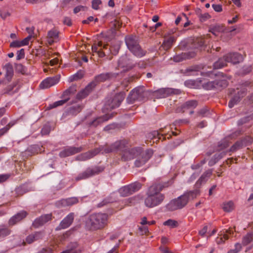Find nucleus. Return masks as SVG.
Instances as JSON below:
<instances>
[{
  "label": "nucleus",
  "instance_id": "1",
  "mask_svg": "<svg viewBox=\"0 0 253 253\" xmlns=\"http://www.w3.org/2000/svg\"><path fill=\"white\" fill-rule=\"evenodd\" d=\"M199 194L198 190L190 191L184 193L177 198L172 200L167 206L170 211L181 209L188 204L190 199H194Z\"/></svg>",
  "mask_w": 253,
  "mask_h": 253
},
{
  "label": "nucleus",
  "instance_id": "2",
  "mask_svg": "<svg viewBox=\"0 0 253 253\" xmlns=\"http://www.w3.org/2000/svg\"><path fill=\"white\" fill-rule=\"evenodd\" d=\"M108 215L106 213L91 214L86 221V225L90 229L95 230L103 228L106 225Z\"/></svg>",
  "mask_w": 253,
  "mask_h": 253
},
{
  "label": "nucleus",
  "instance_id": "3",
  "mask_svg": "<svg viewBox=\"0 0 253 253\" xmlns=\"http://www.w3.org/2000/svg\"><path fill=\"white\" fill-rule=\"evenodd\" d=\"M125 41L128 48L134 55L141 57L146 54V51L141 48L136 37L127 36Z\"/></svg>",
  "mask_w": 253,
  "mask_h": 253
},
{
  "label": "nucleus",
  "instance_id": "4",
  "mask_svg": "<svg viewBox=\"0 0 253 253\" xmlns=\"http://www.w3.org/2000/svg\"><path fill=\"white\" fill-rule=\"evenodd\" d=\"M148 94V91L145 89L144 86H140L135 88L129 94L127 97L128 103L132 104L138 99H142Z\"/></svg>",
  "mask_w": 253,
  "mask_h": 253
},
{
  "label": "nucleus",
  "instance_id": "5",
  "mask_svg": "<svg viewBox=\"0 0 253 253\" xmlns=\"http://www.w3.org/2000/svg\"><path fill=\"white\" fill-rule=\"evenodd\" d=\"M125 97L124 92H120L110 97L106 101L105 107L107 110L113 109L118 107Z\"/></svg>",
  "mask_w": 253,
  "mask_h": 253
},
{
  "label": "nucleus",
  "instance_id": "6",
  "mask_svg": "<svg viewBox=\"0 0 253 253\" xmlns=\"http://www.w3.org/2000/svg\"><path fill=\"white\" fill-rule=\"evenodd\" d=\"M141 186L142 185L140 182H135L122 187L119 190V192L122 196L126 197L138 191Z\"/></svg>",
  "mask_w": 253,
  "mask_h": 253
},
{
  "label": "nucleus",
  "instance_id": "7",
  "mask_svg": "<svg viewBox=\"0 0 253 253\" xmlns=\"http://www.w3.org/2000/svg\"><path fill=\"white\" fill-rule=\"evenodd\" d=\"M104 170L101 167H95L93 169L88 168L85 171L80 173L76 178V181L86 179L93 175L97 174Z\"/></svg>",
  "mask_w": 253,
  "mask_h": 253
},
{
  "label": "nucleus",
  "instance_id": "8",
  "mask_svg": "<svg viewBox=\"0 0 253 253\" xmlns=\"http://www.w3.org/2000/svg\"><path fill=\"white\" fill-rule=\"evenodd\" d=\"M119 73H114L112 72H107L105 73L100 74L95 77L93 81L91 83H93V87H95L96 85L101 82H104L106 81H110L114 79L117 78L118 76Z\"/></svg>",
  "mask_w": 253,
  "mask_h": 253
},
{
  "label": "nucleus",
  "instance_id": "9",
  "mask_svg": "<svg viewBox=\"0 0 253 253\" xmlns=\"http://www.w3.org/2000/svg\"><path fill=\"white\" fill-rule=\"evenodd\" d=\"M135 66V64L126 55L122 57L118 62V69H122V71L124 72L131 70Z\"/></svg>",
  "mask_w": 253,
  "mask_h": 253
},
{
  "label": "nucleus",
  "instance_id": "10",
  "mask_svg": "<svg viewBox=\"0 0 253 253\" xmlns=\"http://www.w3.org/2000/svg\"><path fill=\"white\" fill-rule=\"evenodd\" d=\"M164 198L163 194H158L157 196L148 194V197L145 200V204L149 208H153L160 204Z\"/></svg>",
  "mask_w": 253,
  "mask_h": 253
},
{
  "label": "nucleus",
  "instance_id": "11",
  "mask_svg": "<svg viewBox=\"0 0 253 253\" xmlns=\"http://www.w3.org/2000/svg\"><path fill=\"white\" fill-rule=\"evenodd\" d=\"M153 154V151L151 149H148L145 151H142L141 154L136 158L135 166L136 167H140L145 164V163L152 157Z\"/></svg>",
  "mask_w": 253,
  "mask_h": 253
},
{
  "label": "nucleus",
  "instance_id": "12",
  "mask_svg": "<svg viewBox=\"0 0 253 253\" xmlns=\"http://www.w3.org/2000/svg\"><path fill=\"white\" fill-rule=\"evenodd\" d=\"M142 151L140 148L126 149L124 151L122 158L124 161L129 160L137 157Z\"/></svg>",
  "mask_w": 253,
  "mask_h": 253
},
{
  "label": "nucleus",
  "instance_id": "13",
  "mask_svg": "<svg viewBox=\"0 0 253 253\" xmlns=\"http://www.w3.org/2000/svg\"><path fill=\"white\" fill-rule=\"evenodd\" d=\"M100 151V148H95L93 150L79 155L76 157V160L78 161L87 160L97 155Z\"/></svg>",
  "mask_w": 253,
  "mask_h": 253
},
{
  "label": "nucleus",
  "instance_id": "14",
  "mask_svg": "<svg viewBox=\"0 0 253 253\" xmlns=\"http://www.w3.org/2000/svg\"><path fill=\"white\" fill-rule=\"evenodd\" d=\"M115 115V114L114 113H112L111 114H105V115L98 117L93 120L92 121L89 122L88 123V126L90 127L92 126L95 127L103 122L107 121L110 119L113 118Z\"/></svg>",
  "mask_w": 253,
  "mask_h": 253
},
{
  "label": "nucleus",
  "instance_id": "15",
  "mask_svg": "<svg viewBox=\"0 0 253 253\" xmlns=\"http://www.w3.org/2000/svg\"><path fill=\"white\" fill-rule=\"evenodd\" d=\"M83 150L82 147H70L60 152L59 156L61 158H65L80 153Z\"/></svg>",
  "mask_w": 253,
  "mask_h": 253
},
{
  "label": "nucleus",
  "instance_id": "16",
  "mask_svg": "<svg viewBox=\"0 0 253 253\" xmlns=\"http://www.w3.org/2000/svg\"><path fill=\"white\" fill-rule=\"evenodd\" d=\"M180 92V91L178 89L166 88L157 90L156 92V94L160 98H165L172 94H178Z\"/></svg>",
  "mask_w": 253,
  "mask_h": 253
},
{
  "label": "nucleus",
  "instance_id": "17",
  "mask_svg": "<svg viewBox=\"0 0 253 253\" xmlns=\"http://www.w3.org/2000/svg\"><path fill=\"white\" fill-rule=\"evenodd\" d=\"M74 219V213H70L65 217L60 222L59 226L56 228V230H60L69 227Z\"/></svg>",
  "mask_w": 253,
  "mask_h": 253
},
{
  "label": "nucleus",
  "instance_id": "18",
  "mask_svg": "<svg viewBox=\"0 0 253 253\" xmlns=\"http://www.w3.org/2000/svg\"><path fill=\"white\" fill-rule=\"evenodd\" d=\"M52 219V214H44L35 220L33 223V225L35 228H38L41 226L43 225L48 221L51 220Z\"/></svg>",
  "mask_w": 253,
  "mask_h": 253
},
{
  "label": "nucleus",
  "instance_id": "19",
  "mask_svg": "<svg viewBox=\"0 0 253 253\" xmlns=\"http://www.w3.org/2000/svg\"><path fill=\"white\" fill-rule=\"evenodd\" d=\"M198 105L197 101L196 100H189L184 104H183L180 107H178L176 111L178 113H183L186 110H192L195 108Z\"/></svg>",
  "mask_w": 253,
  "mask_h": 253
},
{
  "label": "nucleus",
  "instance_id": "20",
  "mask_svg": "<svg viewBox=\"0 0 253 253\" xmlns=\"http://www.w3.org/2000/svg\"><path fill=\"white\" fill-rule=\"evenodd\" d=\"M247 89L243 87L241 89L240 91H238L237 93L238 95H235L231 98L228 103L229 108H232L235 104L240 101L241 98L244 97L247 93Z\"/></svg>",
  "mask_w": 253,
  "mask_h": 253
},
{
  "label": "nucleus",
  "instance_id": "21",
  "mask_svg": "<svg viewBox=\"0 0 253 253\" xmlns=\"http://www.w3.org/2000/svg\"><path fill=\"white\" fill-rule=\"evenodd\" d=\"M59 81V77L57 76L47 78L42 82L40 85V87L42 89L49 88L56 84Z\"/></svg>",
  "mask_w": 253,
  "mask_h": 253
},
{
  "label": "nucleus",
  "instance_id": "22",
  "mask_svg": "<svg viewBox=\"0 0 253 253\" xmlns=\"http://www.w3.org/2000/svg\"><path fill=\"white\" fill-rule=\"evenodd\" d=\"M225 56V59L228 62L233 64L239 63L243 60L242 55L238 53H230Z\"/></svg>",
  "mask_w": 253,
  "mask_h": 253
},
{
  "label": "nucleus",
  "instance_id": "23",
  "mask_svg": "<svg viewBox=\"0 0 253 253\" xmlns=\"http://www.w3.org/2000/svg\"><path fill=\"white\" fill-rule=\"evenodd\" d=\"M196 53L195 51H189L187 52L182 53L181 54L176 55L173 58V61L179 62L183 60L189 59L195 57Z\"/></svg>",
  "mask_w": 253,
  "mask_h": 253
},
{
  "label": "nucleus",
  "instance_id": "24",
  "mask_svg": "<svg viewBox=\"0 0 253 253\" xmlns=\"http://www.w3.org/2000/svg\"><path fill=\"white\" fill-rule=\"evenodd\" d=\"M5 81H0V88L1 89V93L4 94H11V91L14 87L16 86V83H13L10 84H8Z\"/></svg>",
  "mask_w": 253,
  "mask_h": 253
},
{
  "label": "nucleus",
  "instance_id": "25",
  "mask_svg": "<svg viewBox=\"0 0 253 253\" xmlns=\"http://www.w3.org/2000/svg\"><path fill=\"white\" fill-rule=\"evenodd\" d=\"M59 32L55 29L48 31L46 37L47 42L49 45H52L54 42L58 41Z\"/></svg>",
  "mask_w": 253,
  "mask_h": 253
},
{
  "label": "nucleus",
  "instance_id": "26",
  "mask_svg": "<svg viewBox=\"0 0 253 253\" xmlns=\"http://www.w3.org/2000/svg\"><path fill=\"white\" fill-rule=\"evenodd\" d=\"M93 84V83H89L84 89L79 92L76 95V98L81 100L86 97L94 88L92 85Z\"/></svg>",
  "mask_w": 253,
  "mask_h": 253
},
{
  "label": "nucleus",
  "instance_id": "27",
  "mask_svg": "<svg viewBox=\"0 0 253 253\" xmlns=\"http://www.w3.org/2000/svg\"><path fill=\"white\" fill-rule=\"evenodd\" d=\"M28 213L26 211H22L17 213L16 215L12 216L8 221L9 225L12 226L19 222L26 217Z\"/></svg>",
  "mask_w": 253,
  "mask_h": 253
},
{
  "label": "nucleus",
  "instance_id": "28",
  "mask_svg": "<svg viewBox=\"0 0 253 253\" xmlns=\"http://www.w3.org/2000/svg\"><path fill=\"white\" fill-rule=\"evenodd\" d=\"M78 202V199L76 197H72L67 199H62L56 203L58 207L70 206Z\"/></svg>",
  "mask_w": 253,
  "mask_h": 253
},
{
  "label": "nucleus",
  "instance_id": "29",
  "mask_svg": "<svg viewBox=\"0 0 253 253\" xmlns=\"http://www.w3.org/2000/svg\"><path fill=\"white\" fill-rule=\"evenodd\" d=\"M77 85L73 84L65 90L62 94V99H67V101L70 99V95L75 93L77 91Z\"/></svg>",
  "mask_w": 253,
  "mask_h": 253
},
{
  "label": "nucleus",
  "instance_id": "30",
  "mask_svg": "<svg viewBox=\"0 0 253 253\" xmlns=\"http://www.w3.org/2000/svg\"><path fill=\"white\" fill-rule=\"evenodd\" d=\"M214 90H221L228 85L227 81L224 79H218L214 81Z\"/></svg>",
  "mask_w": 253,
  "mask_h": 253
},
{
  "label": "nucleus",
  "instance_id": "31",
  "mask_svg": "<svg viewBox=\"0 0 253 253\" xmlns=\"http://www.w3.org/2000/svg\"><path fill=\"white\" fill-rule=\"evenodd\" d=\"M226 29L222 25H215L211 27L209 31L215 36H217L218 33L226 32Z\"/></svg>",
  "mask_w": 253,
  "mask_h": 253
},
{
  "label": "nucleus",
  "instance_id": "32",
  "mask_svg": "<svg viewBox=\"0 0 253 253\" xmlns=\"http://www.w3.org/2000/svg\"><path fill=\"white\" fill-rule=\"evenodd\" d=\"M6 70L5 78L9 82L13 75V69L12 65L10 63L6 64L4 66Z\"/></svg>",
  "mask_w": 253,
  "mask_h": 253
},
{
  "label": "nucleus",
  "instance_id": "33",
  "mask_svg": "<svg viewBox=\"0 0 253 253\" xmlns=\"http://www.w3.org/2000/svg\"><path fill=\"white\" fill-rule=\"evenodd\" d=\"M161 190H159V187L157 183H155L151 186L148 190V194L151 195L157 196L158 194H162L160 193Z\"/></svg>",
  "mask_w": 253,
  "mask_h": 253
},
{
  "label": "nucleus",
  "instance_id": "34",
  "mask_svg": "<svg viewBox=\"0 0 253 253\" xmlns=\"http://www.w3.org/2000/svg\"><path fill=\"white\" fill-rule=\"evenodd\" d=\"M228 62L225 59V56H224L223 58L219 59L218 61L214 63L213 67L214 69L221 68L227 65Z\"/></svg>",
  "mask_w": 253,
  "mask_h": 253
},
{
  "label": "nucleus",
  "instance_id": "35",
  "mask_svg": "<svg viewBox=\"0 0 253 253\" xmlns=\"http://www.w3.org/2000/svg\"><path fill=\"white\" fill-rule=\"evenodd\" d=\"M174 41V38L173 37H170L167 40L164 41L162 46L165 50H168L171 47Z\"/></svg>",
  "mask_w": 253,
  "mask_h": 253
},
{
  "label": "nucleus",
  "instance_id": "36",
  "mask_svg": "<svg viewBox=\"0 0 253 253\" xmlns=\"http://www.w3.org/2000/svg\"><path fill=\"white\" fill-rule=\"evenodd\" d=\"M239 141L241 142V143L244 147L252 144L253 139L251 136L248 135L241 139Z\"/></svg>",
  "mask_w": 253,
  "mask_h": 253
},
{
  "label": "nucleus",
  "instance_id": "37",
  "mask_svg": "<svg viewBox=\"0 0 253 253\" xmlns=\"http://www.w3.org/2000/svg\"><path fill=\"white\" fill-rule=\"evenodd\" d=\"M212 174V170L211 169L207 170L200 177L199 180L197 181V184H201L203 181H204L206 180L207 178L210 177V176Z\"/></svg>",
  "mask_w": 253,
  "mask_h": 253
},
{
  "label": "nucleus",
  "instance_id": "38",
  "mask_svg": "<svg viewBox=\"0 0 253 253\" xmlns=\"http://www.w3.org/2000/svg\"><path fill=\"white\" fill-rule=\"evenodd\" d=\"M222 209L224 211L230 212L234 209V204L232 201L223 204Z\"/></svg>",
  "mask_w": 253,
  "mask_h": 253
},
{
  "label": "nucleus",
  "instance_id": "39",
  "mask_svg": "<svg viewBox=\"0 0 253 253\" xmlns=\"http://www.w3.org/2000/svg\"><path fill=\"white\" fill-rule=\"evenodd\" d=\"M253 235L251 233H248L245 235L243 238V245L246 246L250 243L253 240Z\"/></svg>",
  "mask_w": 253,
  "mask_h": 253
},
{
  "label": "nucleus",
  "instance_id": "40",
  "mask_svg": "<svg viewBox=\"0 0 253 253\" xmlns=\"http://www.w3.org/2000/svg\"><path fill=\"white\" fill-rule=\"evenodd\" d=\"M51 131V126L48 123L45 124L41 130L42 135H48Z\"/></svg>",
  "mask_w": 253,
  "mask_h": 253
},
{
  "label": "nucleus",
  "instance_id": "41",
  "mask_svg": "<svg viewBox=\"0 0 253 253\" xmlns=\"http://www.w3.org/2000/svg\"><path fill=\"white\" fill-rule=\"evenodd\" d=\"M67 102V99H63L61 100H59L54 102L53 104L50 105L48 107V109H51L59 106H61L65 104Z\"/></svg>",
  "mask_w": 253,
  "mask_h": 253
},
{
  "label": "nucleus",
  "instance_id": "42",
  "mask_svg": "<svg viewBox=\"0 0 253 253\" xmlns=\"http://www.w3.org/2000/svg\"><path fill=\"white\" fill-rule=\"evenodd\" d=\"M124 146V143L122 141H117L115 142L114 143H113L111 147L113 149V151H115L116 150L120 149L122 148Z\"/></svg>",
  "mask_w": 253,
  "mask_h": 253
},
{
  "label": "nucleus",
  "instance_id": "43",
  "mask_svg": "<svg viewBox=\"0 0 253 253\" xmlns=\"http://www.w3.org/2000/svg\"><path fill=\"white\" fill-rule=\"evenodd\" d=\"M163 224L165 226H169L170 227L174 228L178 226V223L176 220L172 219H169L164 222Z\"/></svg>",
  "mask_w": 253,
  "mask_h": 253
},
{
  "label": "nucleus",
  "instance_id": "44",
  "mask_svg": "<svg viewBox=\"0 0 253 253\" xmlns=\"http://www.w3.org/2000/svg\"><path fill=\"white\" fill-rule=\"evenodd\" d=\"M225 155V153L224 152H222L220 154H216L215 155H214V160H211L210 162H209V165L211 166H212L213 165H214V164L216 163V162L217 161H218V160H219L220 159H221L223 155Z\"/></svg>",
  "mask_w": 253,
  "mask_h": 253
},
{
  "label": "nucleus",
  "instance_id": "45",
  "mask_svg": "<svg viewBox=\"0 0 253 253\" xmlns=\"http://www.w3.org/2000/svg\"><path fill=\"white\" fill-rule=\"evenodd\" d=\"M77 247V245L76 244H74L73 247L63 251L62 253H80L81 251L79 250L76 249Z\"/></svg>",
  "mask_w": 253,
  "mask_h": 253
},
{
  "label": "nucleus",
  "instance_id": "46",
  "mask_svg": "<svg viewBox=\"0 0 253 253\" xmlns=\"http://www.w3.org/2000/svg\"><path fill=\"white\" fill-rule=\"evenodd\" d=\"M15 69L16 71L21 73L22 74H27L26 68L21 64H16Z\"/></svg>",
  "mask_w": 253,
  "mask_h": 253
},
{
  "label": "nucleus",
  "instance_id": "47",
  "mask_svg": "<svg viewBox=\"0 0 253 253\" xmlns=\"http://www.w3.org/2000/svg\"><path fill=\"white\" fill-rule=\"evenodd\" d=\"M203 87L206 89L207 90H214V81L212 82H208L206 83H204L203 84Z\"/></svg>",
  "mask_w": 253,
  "mask_h": 253
},
{
  "label": "nucleus",
  "instance_id": "48",
  "mask_svg": "<svg viewBox=\"0 0 253 253\" xmlns=\"http://www.w3.org/2000/svg\"><path fill=\"white\" fill-rule=\"evenodd\" d=\"M242 249V245L240 243H236L234 249H230L227 253H238Z\"/></svg>",
  "mask_w": 253,
  "mask_h": 253
},
{
  "label": "nucleus",
  "instance_id": "49",
  "mask_svg": "<svg viewBox=\"0 0 253 253\" xmlns=\"http://www.w3.org/2000/svg\"><path fill=\"white\" fill-rule=\"evenodd\" d=\"M11 231L7 228H0V238L4 237L10 233Z\"/></svg>",
  "mask_w": 253,
  "mask_h": 253
},
{
  "label": "nucleus",
  "instance_id": "50",
  "mask_svg": "<svg viewBox=\"0 0 253 253\" xmlns=\"http://www.w3.org/2000/svg\"><path fill=\"white\" fill-rule=\"evenodd\" d=\"M243 147L239 141H237L230 148V151L234 152L237 150L242 148Z\"/></svg>",
  "mask_w": 253,
  "mask_h": 253
},
{
  "label": "nucleus",
  "instance_id": "51",
  "mask_svg": "<svg viewBox=\"0 0 253 253\" xmlns=\"http://www.w3.org/2000/svg\"><path fill=\"white\" fill-rule=\"evenodd\" d=\"M112 28H114V30H117L121 26L122 23L120 22L118 19H115L114 21L111 22Z\"/></svg>",
  "mask_w": 253,
  "mask_h": 253
},
{
  "label": "nucleus",
  "instance_id": "52",
  "mask_svg": "<svg viewBox=\"0 0 253 253\" xmlns=\"http://www.w3.org/2000/svg\"><path fill=\"white\" fill-rule=\"evenodd\" d=\"M205 44V42L204 40L202 39H197L194 41V45L195 48H198L199 47H201L203 46Z\"/></svg>",
  "mask_w": 253,
  "mask_h": 253
},
{
  "label": "nucleus",
  "instance_id": "53",
  "mask_svg": "<svg viewBox=\"0 0 253 253\" xmlns=\"http://www.w3.org/2000/svg\"><path fill=\"white\" fill-rule=\"evenodd\" d=\"M99 148H100L101 151H103L105 153H108L113 152L111 146H109L107 145L101 146L99 147Z\"/></svg>",
  "mask_w": 253,
  "mask_h": 253
},
{
  "label": "nucleus",
  "instance_id": "54",
  "mask_svg": "<svg viewBox=\"0 0 253 253\" xmlns=\"http://www.w3.org/2000/svg\"><path fill=\"white\" fill-rule=\"evenodd\" d=\"M159 187V190L162 191L163 189L167 188L169 186L170 184L169 181L168 182H156Z\"/></svg>",
  "mask_w": 253,
  "mask_h": 253
},
{
  "label": "nucleus",
  "instance_id": "55",
  "mask_svg": "<svg viewBox=\"0 0 253 253\" xmlns=\"http://www.w3.org/2000/svg\"><path fill=\"white\" fill-rule=\"evenodd\" d=\"M84 73L82 71H79L73 77V80H78L81 79L84 77Z\"/></svg>",
  "mask_w": 253,
  "mask_h": 253
},
{
  "label": "nucleus",
  "instance_id": "56",
  "mask_svg": "<svg viewBox=\"0 0 253 253\" xmlns=\"http://www.w3.org/2000/svg\"><path fill=\"white\" fill-rule=\"evenodd\" d=\"M101 3L100 0H93L92 1V7L94 9H98V6Z\"/></svg>",
  "mask_w": 253,
  "mask_h": 253
},
{
  "label": "nucleus",
  "instance_id": "57",
  "mask_svg": "<svg viewBox=\"0 0 253 253\" xmlns=\"http://www.w3.org/2000/svg\"><path fill=\"white\" fill-rule=\"evenodd\" d=\"M86 9H87V7L86 6L80 5V6H78L76 7L75 8H74V12L75 13H77L81 10L85 11Z\"/></svg>",
  "mask_w": 253,
  "mask_h": 253
},
{
  "label": "nucleus",
  "instance_id": "58",
  "mask_svg": "<svg viewBox=\"0 0 253 253\" xmlns=\"http://www.w3.org/2000/svg\"><path fill=\"white\" fill-rule=\"evenodd\" d=\"M17 59L20 60L22 58H23L25 56L24 50V49H21L20 50H18L17 52Z\"/></svg>",
  "mask_w": 253,
  "mask_h": 253
},
{
  "label": "nucleus",
  "instance_id": "59",
  "mask_svg": "<svg viewBox=\"0 0 253 253\" xmlns=\"http://www.w3.org/2000/svg\"><path fill=\"white\" fill-rule=\"evenodd\" d=\"M199 18H200L201 21L203 22L205 21L206 20L210 18L211 16L208 13H206L204 14H200L199 15Z\"/></svg>",
  "mask_w": 253,
  "mask_h": 253
},
{
  "label": "nucleus",
  "instance_id": "60",
  "mask_svg": "<svg viewBox=\"0 0 253 253\" xmlns=\"http://www.w3.org/2000/svg\"><path fill=\"white\" fill-rule=\"evenodd\" d=\"M21 41H13L10 44V46L11 47H20L21 46H22V44H21Z\"/></svg>",
  "mask_w": 253,
  "mask_h": 253
},
{
  "label": "nucleus",
  "instance_id": "61",
  "mask_svg": "<svg viewBox=\"0 0 253 253\" xmlns=\"http://www.w3.org/2000/svg\"><path fill=\"white\" fill-rule=\"evenodd\" d=\"M31 38L32 36L29 35L27 38H25L24 40L21 41V44H22V46L28 45L29 44V41L31 40Z\"/></svg>",
  "mask_w": 253,
  "mask_h": 253
},
{
  "label": "nucleus",
  "instance_id": "62",
  "mask_svg": "<svg viewBox=\"0 0 253 253\" xmlns=\"http://www.w3.org/2000/svg\"><path fill=\"white\" fill-rule=\"evenodd\" d=\"M35 236L34 235H30L28 236L26 239V241L28 244H31L33 243L36 239H35Z\"/></svg>",
  "mask_w": 253,
  "mask_h": 253
},
{
  "label": "nucleus",
  "instance_id": "63",
  "mask_svg": "<svg viewBox=\"0 0 253 253\" xmlns=\"http://www.w3.org/2000/svg\"><path fill=\"white\" fill-rule=\"evenodd\" d=\"M139 230L141 235L146 234L148 232V228L146 226H143L139 227Z\"/></svg>",
  "mask_w": 253,
  "mask_h": 253
},
{
  "label": "nucleus",
  "instance_id": "64",
  "mask_svg": "<svg viewBox=\"0 0 253 253\" xmlns=\"http://www.w3.org/2000/svg\"><path fill=\"white\" fill-rule=\"evenodd\" d=\"M212 6L213 8V9L216 11L218 12H220L222 11V5L221 4H212Z\"/></svg>",
  "mask_w": 253,
  "mask_h": 253
}]
</instances>
